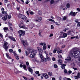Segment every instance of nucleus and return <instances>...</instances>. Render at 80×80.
<instances>
[{
	"mask_svg": "<svg viewBox=\"0 0 80 80\" xmlns=\"http://www.w3.org/2000/svg\"><path fill=\"white\" fill-rule=\"evenodd\" d=\"M57 49H54V50H53V53H55L56 52H57Z\"/></svg>",
	"mask_w": 80,
	"mask_h": 80,
	"instance_id": "33",
	"label": "nucleus"
},
{
	"mask_svg": "<svg viewBox=\"0 0 80 80\" xmlns=\"http://www.w3.org/2000/svg\"><path fill=\"white\" fill-rule=\"evenodd\" d=\"M25 31L22 30H19L18 31V33L19 34V36L20 37H22V35L23 36L24 35H25Z\"/></svg>",
	"mask_w": 80,
	"mask_h": 80,
	"instance_id": "7",
	"label": "nucleus"
},
{
	"mask_svg": "<svg viewBox=\"0 0 80 80\" xmlns=\"http://www.w3.org/2000/svg\"><path fill=\"white\" fill-rule=\"evenodd\" d=\"M1 11L2 12H3V11H4V8H2L1 9Z\"/></svg>",
	"mask_w": 80,
	"mask_h": 80,
	"instance_id": "61",
	"label": "nucleus"
},
{
	"mask_svg": "<svg viewBox=\"0 0 80 80\" xmlns=\"http://www.w3.org/2000/svg\"><path fill=\"white\" fill-rule=\"evenodd\" d=\"M42 33V30H40L39 31V35L40 37H42V35H41V34Z\"/></svg>",
	"mask_w": 80,
	"mask_h": 80,
	"instance_id": "18",
	"label": "nucleus"
},
{
	"mask_svg": "<svg viewBox=\"0 0 80 80\" xmlns=\"http://www.w3.org/2000/svg\"><path fill=\"white\" fill-rule=\"evenodd\" d=\"M2 19L4 21H6L7 19V16L5 15L4 17L2 18Z\"/></svg>",
	"mask_w": 80,
	"mask_h": 80,
	"instance_id": "13",
	"label": "nucleus"
},
{
	"mask_svg": "<svg viewBox=\"0 0 80 80\" xmlns=\"http://www.w3.org/2000/svg\"><path fill=\"white\" fill-rule=\"evenodd\" d=\"M68 35H72V32L70 31H69Z\"/></svg>",
	"mask_w": 80,
	"mask_h": 80,
	"instance_id": "42",
	"label": "nucleus"
},
{
	"mask_svg": "<svg viewBox=\"0 0 80 80\" xmlns=\"http://www.w3.org/2000/svg\"><path fill=\"white\" fill-rule=\"evenodd\" d=\"M53 34H51L49 35V37H53Z\"/></svg>",
	"mask_w": 80,
	"mask_h": 80,
	"instance_id": "52",
	"label": "nucleus"
},
{
	"mask_svg": "<svg viewBox=\"0 0 80 80\" xmlns=\"http://www.w3.org/2000/svg\"><path fill=\"white\" fill-rule=\"evenodd\" d=\"M30 2V1H26V4H28V3Z\"/></svg>",
	"mask_w": 80,
	"mask_h": 80,
	"instance_id": "48",
	"label": "nucleus"
},
{
	"mask_svg": "<svg viewBox=\"0 0 80 80\" xmlns=\"http://www.w3.org/2000/svg\"><path fill=\"white\" fill-rule=\"evenodd\" d=\"M52 60L53 61H55V58H52Z\"/></svg>",
	"mask_w": 80,
	"mask_h": 80,
	"instance_id": "62",
	"label": "nucleus"
},
{
	"mask_svg": "<svg viewBox=\"0 0 80 80\" xmlns=\"http://www.w3.org/2000/svg\"><path fill=\"white\" fill-rule=\"evenodd\" d=\"M28 67L29 72H31V73H33V70L31 68H30V66H29Z\"/></svg>",
	"mask_w": 80,
	"mask_h": 80,
	"instance_id": "10",
	"label": "nucleus"
},
{
	"mask_svg": "<svg viewBox=\"0 0 80 80\" xmlns=\"http://www.w3.org/2000/svg\"><path fill=\"white\" fill-rule=\"evenodd\" d=\"M35 73H36V74H39V71H37L35 72Z\"/></svg>",
	"mask_w": 80,
	"mask_h": 80,
	"instance_id": "51",
	"label": "nucleus"
},
{
	"mask_svg": "<svg viewBox=\"0 0 80 80\" xmlns=\"http://www.w3.org/2000/svg\"><path fill=\"white\" fill-rule=\"evenodd\" d=\"M67 17L66 16H64L62 18L63 20H66L67 19Z\"/></svg>",
	"mask_w": 80,
	"mask_h": 80,
	"instance_id": "24",
	"label": "nucleus"
},
{
	"mask_svg": "<svg viewBox=\"0 0 80 80\" xmlns=\"http://www.w3.org/2000/svg\"><path fill=\"white\" fill-rule=\"evenodd\" d=\"M9 52H10V53H12V52H13V51L12 49H10L9 50Z\"/></svg>",
	"mask_w": 80,
	"mask_h": 80,
	"instance_id": "35",
	"label": "nucleus"
},
{
	"mask_svg": "<svg viewBox=\"0 0 80 80\" xmlns=\"http://www.w3.org/2000/svg\"><path fill=\"white\" fill-rule=\"evenodd\" d=\"M16 51H14V52H12V53H13L14 54V55L15 56H17V54H16V53H16Z\"/></svg>",
	"mask_w": 80,
	"mask_h": 80,
	"instance_id": "44",
	"label": "nucleus"
},
{
	"mask_svg": "<svg viewBox=\"0 0 80 80\" xmlns=\"http://www.w3.org/2000/svg\"><path fill=\"white\" fill-rule=\"evenodd\" d=\"M75 22H76V23H78V20L75 19Z\"/></svg>",
	"mask_w": 80,
	"mask_h": 80,
	"instance_id": "45",
	"label": "nucleus"
},
{
	"mask_svg": "<svg viewBox=\"0 0 80 80\" xmlns=\"http://www.w3.org/2000/svg\"><path fill=\"white\" fill-rule=\"evenodd\" d=\"M75 78L76 79H78V78H80V77L77 76H75Z\"/></svg>",
	"mask_w": 80,
	"mask_h": 80,
	"instance_id": "41",
	"label": "nucleus"
},
{
	"mask_svg": "<svg viewBox=\"0 0 80 80\" xmlns=\"http://www.w3.org/2000/svg\"><path fill=\"white\" fill-rule=\"evenodd\" d=\"M77 26L78 27H80V22H78V23Z\"/></svg>",
	"mask_w": 80,
	"mask_h": 80,
	"instance_id": "49",
	"label": "nucleus"
},
{
	"mask_svg": "<svg viewBox=\"0 0 80 80\" xmlns=\"http://www.w3.org/2000/svg\"><path fill=\"white\" fill-rule=\"evenodd\" d=\"M65 66H61V68H62V69H65Z\"/></svg>",
	"mask_w": 80,
	"mask_h": 80,
	"instance_id": "46",
	"label": "nucleus"
},
{
	"mask_svg": "<svg viewBox=\"0 0 80 80\" xmlns=\"http://www.w3.org/2000/svg\"><path fill=\"white\" fill-rule=\"evenodd\" d=\"M8 45V42H4V45L2 46L3 48H4L5 50H6V51H7V50L8 48V47L7 46Z\"/></svg>",
	"mask_w": 80,
	"mask_h": 80,
	"instance_id": "6",
	"label": "nucleus"
},
{
	"mask_svg": "<svg viewBox=\"0 0 80 80\" xmlns=\"http://www.w3.org/2000/svg\"><path fill=\"white\" fill-rule=\"evenodd\" d=\"M75 12H71L69 14V15H71V16H75Z\"/></svg>",
	"mask_w": 80,
	"mask_h": 80,
	"instance_id": "12",
	"label": "nucleus"
},
{
	"mask_svg": "<svg viewBox=\"0 0 80 80\" xmlns=\"http://www.w3.org/2000/svg\"><path fill=\"white\" fill-rule=\"evenodd\" d=\"M58 58H61L62 57V56L60 55H59L58 56Z\"/></svg>",
	"mask_w": 80,
	"mask_h": 80,
	"instance_id": "58",
	"label": "nucleus"
},
{
	"mask_svg": "<svg viewBox=\"0 0 80 80\" xmlns=\"http://www.w3.org/2000/svg\"><path fill=\"white\" fill-rule=\"evenodd\" d=\"M48 20H49V21H50V22H52L53 23H55V21H54L53 19H48Z\"/></svg>",
	"mask_w": 80,
	"mask_h": 80,
	"instance_id": "28",
	"label": "nucleus"
},
{
	"mask_svg": "<svg viewBox=\"0 0 80 80\" xmlns=\"http://www.w3.org/2000/svg\"><path fill=\"white\" fill-rule=\"evenodd\" d=\"M17 10H19V9H20V7H18V6H17Z\"/></svg>",
	"mask_w": 80,
	"mask_h": 80,
	"instance_id": "59",
	"label": "nucleus"
},
{
	"mask_svg": "<svg viewBox=\"0 0 80 80\" xmlns=\"http://www.w3.org/2000/svg\"><path fill=\"white\" fill-rule=\"evenodd\" d=\"M72 67H75V64H74L73 63H72Z\"/></svg>",
	"mask_w": 80,
	"mask_h": 80,
	"instance_id": "54",
	"label": "nucleus"
},
{
	"mask_svg": "<svg viewBox=\"0 0 80 80\" xmlns=\"http://www.w3.org/2000/svg\"><path fill=\"white\" fill-rule=\"evenodd\" d=\"M6 56L7 57V58H9V59H12V58H11L9 56V55L7 54H6Z\"/></svg>",
	"mask_w": 80,
	"mask_h": 80,
	"instance_id": "29",
	"label": "nucleus"
},
{
	"mask_svg": "<svg viewBox=\"0 0 80 80\" xmlns=\"http://www.w3.org/2000/svg\"><path fill=\"white\" fill-rule=\"evenodd\" d=\"M80 73L78 72V76H79V78H80Z\"/></svg>",
	"mask_w": 80,
	"mask_h": 80,
	"instance_id": "63",
	"label": "nucleus"
},
{
	"mask_svg": "<svg viewBox=\"0 0 80 80\" xmlns=\"http://www.w3.org/2000/svg\"><path fill=\"white\" fill-rule=\"evenodd\" d=\"M44 53H45L46 56H48V52H47L46 51H44Z\"/></svg>",
	"mask_w": 80,
	"mask_h": 80,
	"instance_id": "30",
	"label": "nucleus"
},
{
	"mask_svg": "<svg viewBox=\"0 0 80 80\" xmlns=\"http://www.w3.org/2000/svg\"><path fill=\"white\" fill-rule=\"evenodd\" d=\"M43 49L44 50H46V46H44L43 47Z\"/></svg>",
	"mask_w": 80,
	"mask_h": 80,
	"instance_id": "36",
	"label": "nucleus"
},
{
	"mask_svg": "<svg viewBox=\"0 0 80 80\" xmlns=\"http://www.w3.org/2000/svg\"><path fill=\"white\" fill-rule=\"evenodd\" d=\"M58 64L59 65H61L62 66H66V65L65 64H62V61L61 59H59L58 60Z\"/></svg>",
	"mask_w": 80,
	"mask_h": 80,
	"instance_id": "9",
	"label": "nucleus"
},
{
	"mask_svg": "<svg viewBox=\"0 0 80 80\" xmlns=\"http://www.w3.org/2000/svg\"><path fill=\"white\" fill-rule=\"evenodd\" d=\"M66 7H67V8H70V4L68 3L67 4V5L66 6Z\"/></svg>",
	"mask_w": 80,
	"mask_h": 80,
	"instance_id": "38",
	"label": "nucleus"
},
{
	"mask_svg": "<svg viewBox=\"0 0 80 80\" xmlns=\"http://www.w3.org/2000/svg\"><path fill=\"white\" fill-rule=\"evenodd\" d=\"M77 10H78V12H80V9L79 8H77Z\"/></svg>",
	"mask_w": 80,
	"mask_h": 80,
	"instance_id": "64",
	"label": "nucleus"
},
{
	"mask_svg": "<svg viewBox=\"0 0 80 80\" xmlns=\"http://www.w3.org/2000/svg\"><path fill=\"white\" fill-rule=\"evenodd\" d=\"M57 52L58 53H62V51L60 50H59L57 51Z\"/></svg>",
	"mask_w": 80,
	"mask_h": 80,
	"instance_id": "26",
	"label": "nucleus"
},
{
	"mask_svg": "<svg viewBox=\"0 0 80 80\" xmlns=\"http://www.w3.org/2000/svg\"><path fill=\"white\" fill-rule=\"evenodd\" d=\"M43 76L44 77V78H46V79H48V74H47L46 73H45L43 74Z\"/></svg>",
	"mask_w": 80,
	"mask_h": 80,
	"instance_id": "11",
	"label": "nucleus"
},
{
	"mask_svg": "<svg viewBox=\"0 0 80 80\" xmlns=\"http://www.w3.org/2000/svg\"><path fill=\"white\" fill-rule=\"evenodd\" d=\"M72 73V71H68V75H70V73Z\"/></svg>",
	"mask_w": 80,
	"mask_h": 80,
	"instance_id": "53",
	"label": "nucleus"
},
{
	"mask_svg": "<svg viewBox=\"0 0 80 80\" xmlns=\"http://www.w3.org/2000/svg\"><path fill=\"white\" fill-rule=\"evenodd\" d=\"M39 57H40L41 58V62H47V59L46 58H44L43 57V55L40 53L39 54Z\"/></svg>",
	"mask_w": 80,
	"mask_h": 80,
	"instance_id": "4",
	"label": "nucleus"
},
{
	"mask_svg": "<svg viewBox=\"0 0 80 80\" xmlns=\"http://www.w3.org/2000/svg\"><path fill=\"white\" fill-rule=\"evenodd\" d=\"M14 72L16 74H17V73H18V72H19L18 70H17V69H15Z\"/></svg>",
	"mask_w": 80,
	"mask_h": 80,
	"instance_id": "25",
	"label": "nucleus"
},
{
	"mask_svg": "<svg viewBox=\"0 0 80 80\" xmlns=\"http://www.w3.org/2000/svg\"><path fill=\"white\" fill-rule=\"evenodd\" d=\"M48 75H49L50 76H52V73L51 72H48Z\"/></svg>",
	"mask_w": 80,
	"mask_h": 80,
	"instance_id": "27",
	"label": "nucleus"
},
{
	"mask_svg": "<svg viewBox=\"0 0 80 80\" xmlns=\"http://www.w3.org/2000/svg\"><path fill=\"white\" fill-rule=\"evenodd\" d=\"M3 30L5 32H7V30H8V28L7 27H4L3 28Z\"/></svg>",
	"mask_w": 80,
	"mask_h": 80,
	"instance_id": "17",
	"label": "nucleus"
},
{
	"mask_svg": "<svg viewBox=\"0 0 80 80\" xmlns=\"http://www.w3.org/2000/svg\"><path fill=\"white\" fill-rule=\"evenodd\" d=\"M34 22H39V21H38V19H35L34 20Z\"/></svg>",
	"mask_w": 80,
	"mask_h": 80,
	"instance_id": "57",
	"label": "nucleus"
},
{
	"mask_svg": "<svg viewBox=\"0 0 80 80\" xmlns=\"http://www.w3.org/2000/svg\"><path fill=\"white\" fill-rule=\"evenodd\" d=\"M0 36L1 37V38H3V35H2V34L0 33Z\"/></svg>",
	"mask_w": 80,
	"mask_h": 80,
	"instance_id": "60",
	"label": "nucleus"
},
{
	"mask_svg": "<svg viewBox=\"0 0 80 80\" xmlns=\"http://www.w3.org/2000/svg\"><path fill=\"white\" fill-rule=\"evenodd\" d=\"M54 67L55 68H57V67H58V66L56 64H55L54 65Z\"/></svg>",
	"mask_w": 80,
	"mask_h": 80,
	"instance_id": "50",
	"label": "nucleus"
},
{
	"mask_svg": "<svg viewBox=\"0 0 80 80\" xmlns=\"http://www.w3.org/2000/svg\"><path fill=\"white\" fill-rule=\"evenodd\" d=\"M39 45H42L43 47L46 46V44L45 42H41L39 43Z\"/></svg>",
	"mask_w": 80,
	"mask_h": 80,
	"instance_id": "16",
	"label": "nucleus"
},
{
	"mask_svg": "<svg viewBox=\"0 0 80 80\" xmlns=\"http://www.w3.org/2000/svg\"><path fill=\"white\" fill-rule=\"evenodd\" d=\"M26 68L27 67H26V65H23V68H24V70H26V71H27V69Z\"/></svg>",
	"mask_w": 80,
	"mask_h": 80,
	"instance_id": "22",
	"label": "nucleus"
},
{
	"mask_svg": "<svg viewBox=\"0 0 80 80\" xmlns=\"http://www.w3.org/2000/svg\"><path fill=\"white\" fill-rule=\"evenodd\" d=\"M65 60L67 61H69L71 60V58L70 57H68L67 58V59H65Z\"/></svg>",
	"mask_w": 80,
	"mask_h": 80,
	"instance_id": "20",
	"label": "nucleus"
},
{
	"mask_svg": "<svg viewBox=\"0 0 80 80\" xmlns=\"http://www.w3.org/2000/svg\"><path fill=\"white\" fill-rule=\"evenodd\" d=\"M25 53H26V55L27 56V55H28V52L27 51H26Z\"/></svg>",
	"mask_w": 80,
	"mask_h": 80,
	"instance_id": "56",
	"label": "nucleus"
},
{
	"mask_svg": "<svg viewBox=\"0 0 80 80\" xmlns=\"http://www.w3.org/2000/svg\"><path fill=\"white\" fill-rule=\"evenodd\" d=\"M18 17L19 18H21V19H22V20H24L26 23L29 22L28 19L25 16L19 14L18 15Z\"/></svg>",
	"mask_w": 80,
	"mask_h": 80,
	"instance_id": "3",
	"label": "nucleus"
},
{
	"mask_svg": "<svg viewBox=\"0 0 80 80\" xmlns=\"http://www.w3.org/2000/svg\"><path fill=\"white\" fill-rule=\"evenodd\" d=\"M22 42L23 45H24V46H25H25H26V45H27V42H25V41L24 40L22 41Z\"/></svg>",
	"mask_w": 80,
	"mask_h": 80,
	"instance_id": "15",
	"label": "nucleus"
},
{
	"mask_svg": "<svg viewBox=\"0 0 80 80\" xmlns=\"http://www.w3.org/2000/svg\"><path fill=\"white\" fill-rule=\"evenodd\" d=\"M51 29H54V27H53V25H51Z\"/></svg>",
	"mask_w": 80,
	"mask_h": 80,
	"instance_id": "43",
	"label": "nucleus"
},
{
	"mask_svg": "<svg viewBox=\"0 0 80 80\" xmlns=\"http://www.w3.org/2000/svg\"><path fill=\"white\" fill-rule=\"evenodd\" d=\"M55 3V1H54V0H51L50 2V4H53Z\"/></svg>",
	"mask_w": 80,
	"mask_h": 80,
	"instance_id": "19",
	"label": "nucleus"
},
{
	"mask_svg": "<svg viewBox=\"0 0 80 80\" xmlns=\"http://www.w3.org/2000/svg\"><path fill=\"white\" fill-rule=\"evenodd\" d=\"M72 57H74V58H78L79 57V61H80V50H77L74 51L71 53Z\"/></svg>",
	"mask_w": 80,
	"mask_h": 80,
	"instance_id": "2",
	"label": "nucleus"
},
{
	"mask_svg": "<svg viewBox=\"0 0 80 80\" xmlns=\"http://www.w3.org/2000/svg\"><path fill=\"white\" fill-rule=\"evenodd\" d=\"M9 38H10V39H11L13 41H14V42H16V40L15 39V38H13V37H12V36H9Z\"/></svg>",
	"mask_w": 80,
	"mask_h": 80,
	"instance_id": "14",
	"label": "nucleus"
},
{
	"mask_svg": "<svg viewBox=\"0 0 80 80\" xmlns=\"http://www.w3.org/2000/svg\"><path fill=\"white\" fill-rule=\"evenodd\" d=\"M29 12H30V9H28V11L26 12V13L28 15H29V13H28Z\"/></svg>",
	"mask_w": 80,
	"mask_h": 80,
	"instance_id": "21",
	"label": "nucleus"
},
{
	"mask_svg": "<svg viewBox=\"0 0 80 80\" xmlns=\"http://www.w3.org/2000/svg\"><path fill=\"white\" fill-rule=\"evenodd\" d=\"M26 64L27 66H28L29 65V63L28 62H26Z\"/></svg>",
	"mask_w": 80,
	"mask_h": 80,
	"instance_id": "55",
	"label": "nucleus"
},
{
	"mask_svg": "<svg viewBox=\"0 0 80 80\" xmlns=\"http://www.w3.org/2000/svg\"><path fill=\"white\" fill-rule=\"evenodd\" d=\"M39 50L40 51V52L39 53V54H40V53H41L42 54V52H43V49H41Z\"/></svg>",
	"mask_w": 80,
	"mask_h": 80,
	"instance_id": "40",
	"label": "nucleus"
},
{
	"mask_svg": "<svg viewBox=\"0 0 80 80\" xmlns=\"http://www.w3.org/2000/svg\"><path fill=\"white\" fill-rule=\"evenodd\" d=\"M29 13H30V14H31V15H33V14H34V13L32 11L30 12Z\"/></svg>",
	"mask_w": 80,
	"mask_h": 80,
	"instance_id": "47",
	"label": "nucleus"
},
{
	"mask_svg": "<svg viewBox=\"0 0 80 80\" xmlns=\"http://www.w3.org/2000/svg\"><path fill=\"white\" fill-rule=\"evenodd\" d=\"M19 27L20 28H23L24 29H28V27H26L25 25H22V24H20Z\"/></svg>",
	"mask_w": 80,
	"mask_h": 80,
	"instance_id": "8",
	"label": "nucleus"
},
{
	"mask_svg": "<svg viewBox=\"0 0 80 80\" xmlns=\"http://www.w3.org/2000/svg\"><path fill=\"white\" fill-rule=\"evenodd\" d=\"M38 20L39 22H41V21H42V18L41 17H38Z\"/></svg>",
	"mask_w": 80,
	"mask_h": 80,
	"instance_id": "23",
	"label": "nucleus"
},
{
	"mask_svg": "<svg viewBox=\"0 0 80 80\" xmlns=\"http://www.w3.org/2000/svg\"><path fill=\"white\" fill-rule=\"evenodd\" d=\"M46 59H47V60H50V58L48 56L46 57Z\"/></svg>",
	"mask_w": 80,
	"mask_h": 80,
	"instance_id": "34",
	"label": "nucleus"
},
{
	"mask_svg": "<svg viewBox=\"0 0 80 80\" xmlns=\"http://www.w3.org/2000/svg\"><path fill=\"white\" fill-rule=\"evenodd\" d=\"M16 56V58L17 60H19V57H18V56H17H17Z\"/></svg>",
	"mask_w": 80,
	"mask_h": 80,
	"instance_id": "32",
	"label": "nucleus"
},
{
	"mask_svg": "<svg viewBox=\"0 0 80 80\" xmlns=\"http://www.w3.org/2000/svg\"><path fill=\"white\" fill-rule=\"evenodd\" d=\"M2 14H4V15H5V14H7V12L5 11H3L2 12Z\"/></svg>",
	"mask_w": 80,
	"mask_h": 80,
	"instance_id": "39",
	"label": "nucleus"
},
{
	"mask_svg": "<svg viewBox=\"0 0 80 80\" xmlns=\"http://www.w3.org/2000/svg\"><path fill=\"white\" fill-rule=\"evenodd\" d=\"M38 13L39 14V15H42V11H39L38 12Z\"/></svg>",
	"mask_w": 80,
	"mask_h": 80,
	"instance_id": "37",
	"label": "nucleus"
},
{
	"mask_svg": "<svg viewBox=\"0 0 80 80\" xmlns=\"http://www.w3.org/2000/svg\"><path fill=\"white\" fill-rule=\"evenodd\" d=\"M56 18L58 20H61V18L59 17H57Z\"/></svg>",
	"mask_w": 80,
	"mask_h": 80,
	"instance_id": "31",
	"label": "nucleus"
},
{
	"mask_svg": "<svg viewBox=\"0 0 80 80\" xmlns=\"http://www.w3.org/2000/svg\"><path fill=\"white\" fill-rule=\"evenodd\" d=\"M37 53V50H34L33 49H31L29 50V53L30 55L29 56L30 58H34Z\"/></svg>",
	"mask_w": 80,
	"mask_h": 80,
	"instance_id": "1",
	"label": "nucleus"
},
{
	"mask_svg": "<svg viewBox=\"0 0 80 80\" xmlns=\"http://www.w3.org/2000/svg\"><path fill=\"white\" fill-rule=\"evenodd\" d=\"M61 35L59 36V38H65L67 37V33H63L62 32H60Z\"/></svg>",
	"mask_w": 80,
	"mask_h": 80,
	"instance_id": "5",
	"label": "nucleus"
}]
</instances>
